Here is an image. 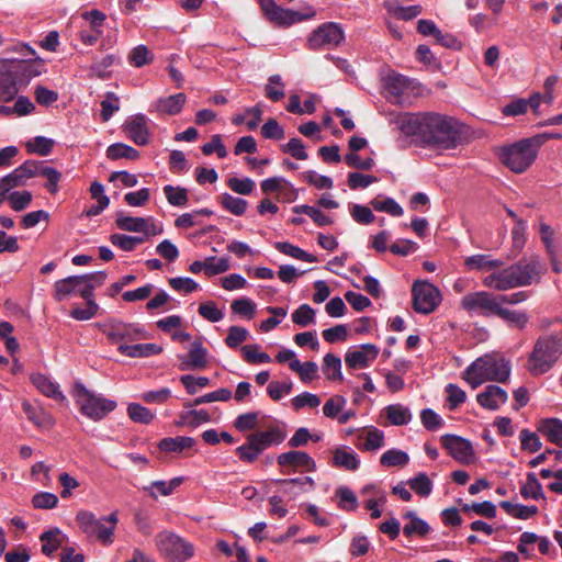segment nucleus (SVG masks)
<instances>
[{"mask_svg": "<svg viewBox=\"0 0 562 562\" xmlns=\"http://www.w3.org/2000/svg\"><path fill=\"white\" fill-rule=\"evenodd\" d=\"M397 128L426 147L451 149L457 146L456 121L436 112L405 113L394 119Z\"/></svg>", "mask_w": 562, "mask_h": 562, "instance_id": "nucleus-1", "label": "nucleus"}, {"mask_svg": "<svg viewBox=\"0 0 562 562\" xmlns=\"http://www.w3.org/2000/svg\"><path fill=\"white\" fill-rule=\"evenodd\" d=\"M544 271L546 263L540 256L531 255L529 257H522L516 263L507 268L485 276L482 283L484 286L492 290L507 291L539 283Z\"/></svg>", "mask_w": 562, "mask_h": 562, "instance_id": "nucleus-2", "label": "nucleus"}, {"mask_svg": "<svg viewBox=\"0 0 562 562\" xmlns=\"http://www.w3.org/2000/svg\"><path fill=\"white\" fill-rule=\"evenodd\" d=\"M512 362L499 353H486L474 360L464 371L463 379L472 389L486 381L505 383L509 380Z\"/></svg>", "mask_w": 562, "mask_h": 562, "instance_id": "nucleus-3", "label": "nucleus"}, {"mask_svg": "<svg viewBox=\"0 0 562 562\" xmlns=\"http://www.w3.org/2000/svg\"><path fill=\"white\" fill-rule=\"evenodd\" d=\"M562 356V331L541 335L528 356L526 369L532 376L549 372Z\"/></svg>", "mask_w": 562, "mask_h": 562, "instance_id": "nucleus-4", "label": "nucleus"}, {"mask_svg": "<svg viewBox=\"0 0 562 562\" xmlns=\"http://www.w3.org/2000/svg\"><path fill=\"white\" fill-rule=\"evenodd\" d=\"M540 145L539 137L525 138L499 147L496 155L510 171L522 173L535 162Z\"/></svg>", "mask_w": 562, "mask_h": 562, "instance_id": "nucleus-5", "label": "nucleus"}, {"mask_svg": "<svg viewBox=\"0 0 562 562\" xmlns=\"http://www.w3.org/2000/svg\"><path fill=\"white\" fill-rule=\"evenodd\" d=\"M76 521L80 530L89 538H93L104 546L113 543V536L119 522L117 513L98 518L89 510H80L76 515Z\"/></svg>", "mask_w": 562, "mask_h": 562, "instance_id": "nucleus-6", "label": "nucleus"}, {"mask_svg": "<svg viewBox=\"0 0 562 562\" xmlns=\"http://www.w3.org/2000/svg\"><path fill=\"white\" fill-rule=\"evenodd\" d=\"M157 551L171 562H186L194 554V547L179 535L162 530L155 537Z\"/></svg>", "mask_w": 562, "mask_h": 562, "instance_id": "nucleus-7", "label": "nucleus"}, {"mask_svg": "<svg viewBox=\"0 0 562 562\" xmlns=\"http://www.w3.org/2000/svg\"><path fill=\"white\" fill-rule=\"evenodd\" d=\"M77 404L82 415L98 422L115 409L116 402L82 389L77 393Z\"/></svg>", "mask_w": 562, "mask_h": 562, "instance_id": "nucleus-8", "label": "nucleus"}, {"mask_svg": "<svg viewBox=\"0 0 562 562\" xmlns=\"http://www.w3.org/2000/svg\"><path fill=\"white\" fill-rule=\"evenodd\" d=\"M345 40L342 29L334 22L319 25L307 40L310 49H331L338 47Z\"/></svg>", "mask_w": 562, "mask_h": 562, "instance_id": "nucleus-9", "label": "nucleus"}, {"mask_svg": "<svg viewBox=\"0 0 562 562\" xmlns=\"http://www.w3.org/2000/svg\"><path fill=\"white\" fill-rule=\"evenodd\" d=\"M106 338L117 346L149 338V334L138 324L123 323L119 321L106 324L103 328Z\"/></svg>", "mask_w": 562, "mask_h": 562, "instance_id": "nucleus-10", "label": "nucleus"}, {"mask_svg": "<svg viewBox=\"0 0 562 562\" xmlns=\"http://www.w3.org/2000/svg\"><path fill=\"white\" fill-rule=\"evenodd\" d=\"M413 307L417 313L429 314L440 302L439 291L427 281H415L412 288Z\"/></svg>", "mask_w": 562, "mask_h": 562, "instance_id": "nucleus-11", "label": "nucleus"}, {"mask_svg": "<svg viewBox=\"0 0 562 562\" xmlns=\"http://www.w3.org/2000/svg\"><path fill=\"white\" fill-rule=\"evenodd\" d=\"M498 304L497 297L486 291L468 293L462 299V306L470 314L495 315Z\"/></svg>", "mask_w": 562, "mask_h": 562, "instance_id": "nucleus-12", "label": "nucleus"}, {"mask_svg": "<svg viewBox=\"0 0 562 562\" xmlns=\"http://www.w3.org/2000/svg\"><path fill=\"white\" fill-rule=\"evenodd\" d=\"M379 352L380 349L372 344L351 347L345 355L346 366L352 370L369 368L378 358Z\"/></svg>", "mask_w": 562, "mask_h": 562, "instance_id": "nucleus-13", "label": "nucleus"}, {"mask_svg": "<svg viewBox=\"0 0 562 562\" xmlns=\"http://www.w3.org/2000/svg\"><path fill=\"white\" fill-rule=\"evenodd\" d=\"M8 61L19 90L26 87L32 78L40 76L43 71L41 59H8Z\"/></svg>", "mask_w": 562, "mask_h": 562, "instance_id": "nucleus-14", "label": "nucleus"}, {"mask_svg": "<svg viewBox=\"0 0 562 562\" xmlns=\"http://www.w3.org/2000/svg\"><path fill=\"white\" fill-rule=\"evenodd\" d=\"M33 177H36V160H26L12 172L0 178V191L8 193L14 188L24 186Z\"/></svg>", "mask_w": 562, "mask_h": 562, "instance_id": "nucleus-15", "label": "nucleus"}, {"mask_svg": "<svg viewBox=\"0 0 562 562\" xmlns=\"http://www.w3.org/2000/svg\"><path fill=\"white\" fill-rule=\"evenodd\" d=\"M418 83L397 72H390L384 78V89L387 99L393 103H398L401 98L408 91H414Z\"/></svg>", "mask_w": 562, "mask_h": 562, "instance_id": "nucleus-16", "label": "nucleus"}, {"mask_svg": "<svg viewBox=\"0 0 562 562\" xmlns=\"http://www.w3.org/2000/svg\"><path fill=\"white\" fill-rule=\"evenodd\" d=\"M178 359L181 371L201 370L205 369L209 364V351L202 341L198 339L190 345L188 353L179 355Z\"/></svg>", "mask_w": 562, "mask_h": 562, "instance_id": "nucleus-17", "label": "nucleus"}, {"mask_svg": "<svg viewBox=\"0 0 562 562\" xmlns=\"http://www.w3.org/2000/svg\"><path fill=\"white\" fill-rule=\"evenodd\" d=\"M278 464L281 468H292L300 472H315L317 467L314 459L305 451L290 450L278 456Z\"/></svg>", "mask_w": 562, "mask_h": 562, "instance_id": "nucleus-18", "label": "nucleus"}, {"mask_svg": "<svg viewBox=\"0 0 562 562\" xmlns=\"http://www.w3.org/2000/svg\"><path fill=\"white\" fill-rule=\"evenodd\" d=\"M126 136L138 146L149 143L150 132L148 119L144 114H136L127 117L123 125Z\"/></svg>", "mask_w": 562, "mask_h": 562, "instance_id": "nucleus-19", "label": "nucleus"}, {"mask_svg": "<svg viewBox=\"0 0 562 562\" xmlns=\"http://www.w3.org/2000/svg\"><path fill=\"white\" fill-rule=\"evenodd\" d=\"M262 11L271 22L283 26L292 25L296 22L313 18L315 15V13L312 12L307 16H304L294 10L283 9L279 7L274 0L271 2V5H267L262 9Z\"/></svg>", "mask_w": 562, "mask_h": 562, "instance_id": "nucleus-20", "label": "nucleus"}, {"mask_svg": "<svg viewBox=\"0 0 562 562\" xmlns=\"http://www.w3.org/2000/svg\"><path fill=\"white\" fill-rule=\"evenodd\" d=\"M507 392L495 384L485 386L484 391L476 395L479 404L487 409L496 411L506 403Z\"/></svg>", "mask_w": 562, "mask_h": 562, "instance_id": "nucleus-21", "label": "nucleus"}, {"mask_svg": "<svg viewBox=\"0 0 562 562\" xmlns=\"http://www.w3.org/2000/svg\"><path fill=\"white\" fill-rule=\"evenodd\" d=\"M19 92L8 59L0 60V101H11Z\"/></svg>", "mask_w": 562, "mask_h": 562, "instance_id": "nucleus-22", "label": "nucleus"}, {"mask_svg": "<svg viewBox=\"0 0 562 562\" xmlns=\"http://www.w3.org/2000/svg\"><path fill=\"white\" fill-rule=\"evenodd\" d=\"M186 101L187 95L182 92L160 98L153 104V111L160 115H176L181 112Z\"/></svg>", "mask_w": 562, "mask_h": 562, "instance_id": "nucleus-23", "label": "nucleus"}, {"mask_svg": "<svg viewBox=\"0 0 562 562\" xmlns=\"http://www.w3.org/2000/svg\"><path fill=\"white\" fill-rule=\"evenodd\" d=\"M31 382L43 395L59 402L66 401V396L60 391L59 385L49 376L42 373H34L31 375Z\"/></svg>", "mask_w": 562, "mask_h": 562, "instance_id": "nucleus-24", "label": "nucleus"}, {"mask_svg": "<svg viewBox=\"0 0 562 562\" xmlns=\"http://www.w3.org/2000/svg\"><path fill=\"white\" fill-rule=\"evenodd\" d=\"M120 353L130 358H146L155 355H159L162 351V347L148 342V344H120L117 347Z\"/></svg>", "mask_w": 562, "mask_h": 562, "instance_id": "nucleus-25", "label": "nucleus"}, {"mask_svg": "<svg viewBox=\"0 0 562 562\" xmlns=\"http://www.w3.org/2000/svg\"><path fill=\"white\" fill-rule=\"evenodd\" d=\"M504 265V261L501 259H493L490 255L477 254L468 257L464 260V266L468 270H477L483 272H488L494 269H497Z\"/></svg>", "mask_w": 562, "mask_h": 562, "instance_id": "nucleus-26", "label": "nucleus"}, {"mask_svg": "<svg viewBox=\"0 0 562 562\" xmlns=\"http://www.w3.org/2000/svg\"><path fill=\"white\" fill-rule=\"evenodd\" d=\"M40 540L42 542V552L47 557H52L67 540V536L60 529L53 528L44 531L40 536Z\"/></svg>", "mask_w": 562, "mask_h": 562, "instance_id": "nucleus-27", "label": "nucleus"}, {"mask_svg": "<svg viewBox=\"0 0 562 562\" xmlns=\"http://www.w3.org/2000/svg\"><path fill=\"white\" fill-rule=\"evenodd\" d=\"M22 409L25 413L27 419L40 428H50L54 426V419L45 412L42 407H36L29 401L22 403Z\"/></svg>", "mask_w": 562, "mask_h": 562, "instance_id": "nucleus-28", "label": "nucleus"}, {"mask_svg": "<svg viewBox=\"0 0 562 562\" xmlns=\"http://www.w3.org/2000/svg\"><path fill=\"white\" fill-rule=\"evenodd\" d=\"M85 279L79 276H70L65 279L58 280L54 283V299L57 302H61L67 299L70 294L77 291V288L82 285Z\"/></svg>", "mask_w": 562, "mask_h": 562, "instance_id": "nucleus-29", "label": "nucleus"}, {"mask_svg": "<svg viewBox=\"0 0 562 562\" xmlns=\"http://www.w3.org/2000/svg\"><path fill=\"white\" fill-rule=\"evenodd\" d=\"M333 465L348 471H355L360 465L358 454L350 448H337L333 453Z\"/></svg>", "mask_w": 562, "mask_h": 562, "instance_id": "nucleus-30", "label": "nucleus"}, {"mask_svg": "<svg viewBox=\"0 0 562 562\" xmlns=\"http://www.w3.org/2000/svg\"><path fill=\"white\" fill-rule=\"evenodd\" d=\"M263 452L271 446L280 445L285 439V432L279 427H271L266 431L250 434Z\"/></svg>", "mask_w": 562, "mask_h": 562, "instance_id": "nucleus-31", "label": "nucleus"}, {"mask_svg": "<svg viewBox=\"0 0 562 562\" xmlns=\"http://www.w3.org/2000/svg\"><path fill=\"white\" fill-rule=\"evenodd\" d=\"M182 482L183 479L181 476L173 477L170 481H154L150 485L144 486L143 491L148 493L151 498L157 499L158 494L161 496L171 495Z\"/></svg>", "mask_w": 562, "mask_h": 562, "instance_id": "nucleus-32", "label": "nucleus"}, {"mask_svg": "<svg viewBox=\"0 0 562 562\" xmlns=\"http://www.w3.org/2000/svg\"><path fill=\"white\" fill-rule=\"evenodd\" d=\"M194 445L195 440L192 437L178 436L161 439L158 443V448L164 452L180 453L183 450L193 448Z\"/></svg>", "mask_w": 562, "mask_h": 562, "instance_id": "nucleus-33", "label": "nucleus"}, {"mask_svg": "<svg viewBox=\"0 0 562 562\" xmlns=\"http://www.w3.org/2000/svg\"><path fill=\"white\" fill-rule=\"evenodd\" d=\"M538 430L551 442L562 447V422L552 418L544 419L540 423Z\"/></svg>", "mask_w": 562, "mask_h": 562, "instance_id": "nucleus-34", "label": "nucleus"}, {"mask_svg": "<svg viewBox=\"0 0 562 562\" xmlns=\"http://www.w3.org/2000/svg\"><path fill=\"white\" fill-rule=\"evenodd\" d=\"M404 518L409 519V521L403 528V533L406 537H424L429 532V525L425 520L418 518L414 512H407L404 515Z\"/></svg>", "mask_w": 562, "mask_h": 562, "instance_id": "nucleus-35", "label": "nucleus"}, {"mask_svg": "<svg viewBox=\"0 0 562 562\" xmlns=\"http://www.w3.org/2000/svg\"><path fill=\"white\" fill-rule=\"evenodd\" d=\"M273 246L281 254L290 256V257H292L294 259L302 260V261H305V262H316L317 261V257L316 256L306 252L302 248H300V247H297V246H295V245H293L291 243H288V241H277V243H274Z\"/></svg>", "mask_w": 562, "mask_h": 562, "instance_id": "nucleus-36", "label": "nucleus"}, {"mask_svg": "<svg viewBox=\"0 0 562 562\" xmlns=\"http://www.w3.org/2000/svg\"><path fill=\"white\" fill-rule=\"evenodd\" d=\"M37 176L47 179L45 187L50 193L55 194L58 191V182L60 181L61 173L57 169L47 166L44 161H36V177Z\"/></svg>", "mask_w": 562, "mask_h": 562, "instance_id": "nucleus-37", "label": "nucleus"}, {"mask_svg": "<svg viewBox=\"0 0 562 562\" xmlns=\"http://www.w3.org/2000/svg\"><path fill=\"white\" fill-rule=\"evenodd\" d=\"M235 453L243 462L252 463L258 459L262 451L252 436L248 435L246 442L236 448Z\"/></svg>", "mask_w": 562, "mask_h": 562, "instance_id": "nucleus-38", "label": "nucleus"}, {"mask_svg": "<svg viewBox=\"0 0 562 562\" xmlns=\"http://www.w3.org/2000/svg\"><path fill=\"white\" fill-rule=\"evenodd\" d=\"M495 315L499 316L509 325L518 327L519 329H524L529 322V316L527 313L504 308L501 306V304H498Z\"/></svg>", "mask_w": 562, "mask_h": 562, "instance_id": "nucleus-39", "label": "nucleus"}, {"mask_svg": "<svg viewBox=\"0 0 562 562\" xmlns=\"http://www.w3.org/2000/svg\"><path fill=\"white\" fill-rule=\"evenodd\" d=\"M499 506L510 516L518 519H529L538 513L537 506L514 504L509 501L501 502Z\"/></svg>", "mask_w": 562, "mask_h": 562, "instance_id": "nucleus-40", "label": "nucleus"}, {"mask_svg": "<svg viewBox=\"0 0 562 562\" xmlns=\"http://www.w3.org/2000/svg\"><path fill=\"white\" fill-rule=\"evenodd\" d=\"M164 193L172 206L183 207L189 202V191L186 188L167 184L164 187Z\"/></svg>", "mask_w": 562, "mask_h": 562, "instance_id": "nucleus-41", "label": "nucleus"}, {"mask_svg": "<svg viewBox=\"0 0 562 562\" xmlns=\"http://www.w3.org/2000/svg\"><path fill=\"white\" fill-rule=\"evenodd\" d=\"M221 205L236 216L243 215L248 206V202L241 198H236L229 193H223L218 196Z\"/></svg>", "mask_w": 562, "mask_h": 562, "instance_id": "nucleus-42", "label": "nucleus"}, {"mask_svg": "<svg viewBox=\"0 0 562 562\" xmlns=\"http://www.w3.org/2000/svg\"><path fill=\"white\" fill-rule=\"evenodd\" d=\"M106 156L109 159H112V160H116V159H121V158L135 160L139 157V151L126 144L116 143V144H112L108 147Z\"/></svg>", "mask_w": 562, "mask_h": 562, "instance_id": "nucleus-43", "label": "nucleus"}, {"mask_svg": "<svg viewBox=\"0 0 562 562\" xmlns=\"http://www.w3.org/2000/svg\"><path fill=\"white\" fill-rule=\"evenodd\" d=\"M55 145L54 139L45 136H36L26 142L25 147L27 153L47 156L52 153Z\"/></svg>", "mask_w": 562, "mask_h": 562, "instance_id": "nucleus-44", "label": "nucleus"}, {"mask_svg": "<svg viewBox=\"0 0 562 562\" xmlns=\"http://www.w3.org/2000/svg\"><path fill=\"white\" fill-rule=\"evenodd\" d=\"M323 373L328 380H342L340 358L333 353H326L323 361Z\"/></svg>", "mask_w": 562, "mask_h": 562, "instance_id": "nucleus-45", "label": "nucleus"}, {"mask_svg": "<svg viewBox=\"0 0 562 562\" xmlns=\"http://www.w3.org/2000/svg\"><path fill=\"white\" fill-rule=\"evenodd\" d=\"M145 220L144 217H133L124 213H117L115 224L122 231L142 233V229H145Z\"/></svg>", "mask_w": 562, "mask_h": 562, "instance_id": "nucleus-46", "label": "nucleus"}, {"mask_svg": "<svg viewBox=\"0 0 562 562\" xmlns=\"http://www.w3.org/2000/svg\"><path fill=\"white\" fill-rule=\"evenodd\" d=\"M386 417L392 425L402 426L406 425L412 416L409 409L400 404L389 405L386 408Z\"/></svg>", "mask_w": 562, "mask_h": 562, "instance_id": "nucleus-47", "label": "nucleus"}, {"mask_svg": "<svg viewBox=\"0 0 562 562\" xmlns=\"http://www.w3.org/2000/svg\"><path fill=\"white\" fill-rule=\"evenodd\" d=\"M408 461V454L405 451L397 449H390L385 451L380 458V463L386 468L405 467Z\"/></svg>", "mask_w": 562, "mask_h": 562, "instance_id": "nucleus-48", "label": "nucleus"}, {"mask_svg": "<svg viewBox=\"0 0 562 562\" xmlns=\"http://www.w3.org/2000/svg\"><path fill=\"white\" fill-rule=\"evenodd\" d=\"M241 352L245 361L250 364L269 363L271 361V357L266 352H261L260 346L257 344L243 346Z\"/></svg>", "mask_w": 562, "mask_h": 562, "instance_id": "nucleus-49", "label": "nucleus"}, {"mask_svg": "<svg viewBox=\"0 0 562 562\" xmlns=\"http://www.w3.org/2000/svg\"><path fill=\"white\" fill-rule=\"evenodd\" d=\"M153 60L154 55L146 45H138L134 47L128 54L130 64L137 68L148 65Z\"/></svg>", "mask_w": 562, "mask_h": 562, "instance_id": "nucleus-50", "label": "nucleus"}, {"mask_svg": "<svg viewBox=\"0 0 562 562\" xmlns=\"http://www.w3.org/2000/svg\"><path fill=\"white\" fill-rule=\"evenodd\" d=\"M110 241L124 251H133L137 245H140L145 241V238L142 236L112 234L110 236Z\"/></svg>", "mask_w": 562, "mask_h": 562, "instance_id": "nucleus-51", "label": "nucleus"}, {"mask_svg": "<svg viewBox=\"0 0 562 562\" xmlns=\"http://www.w3.org/2000/svg\"><path fill=\"white\" fill-rule=\"evenodd\" d=\"M210 422V415L205 409H192L180 414V420L177 425H188L190 427H198L203 423Z\"/></svg>", "mask_w": 562, "mask_h": 562, "instance_id": "nucleus-52", "label": "nucleus"}, {"mask_svg": "<svg viewBox=\"0 0 562 562\" xmlns=\"http://www.w3.org/2000/svg\"><path fill=\"white\" fill-rule=\"evenodd\" d=\"M461 510L463 513L473 512L476 515L486 518H494L496 516V506L490 501H484L482 503L462 504Z\"/></svg>", "mask_w": 562, "mask_h": 562, "instance_id": "nucleus-53", "label": "nucleus"}, {"mask_svg": "<svg viewBox=\"0 0 562 562\" xmlns=\"http://www.w3.org/2000/svg\"><path fill=\"white\" fill-rule=\"evenodd\" d=\"M292 371L299 374L300 380L303 383H310L317 378L318 367L313 361H307L304 363L299 361L294 362V366H292Z\"/></svg>", "mask_w": 562, "mask_h": 562, "instance_id": "nucleus-54", "label": "nucleus"}, {"mask_svg": "<svg viewBox=\"0 0 562 562\" xmlns=\"http://www.w3.org/2000/svg\"><path fill=\"white\" fill-rule=\"evenodd\" d=\"M520 494L527 499H539L543 497L542 486L535 473H529L527 475L526 483L520 488Z\"/></svg>", "mask_w": 562, "mask_h": 562, "instance_id": "nucleus-55", "label": "nucleus"}, {"mask_svg": "<svg viewBox=\"0 0 562 562\" xmlns=\"http://www.w3.org/2000/svg\"><path fill=\"white\" fill-rule=\"evenodd\" d=\"M127 415L133 422L140 424H149L155 417L150 409L136 403L128 405Z\"/></svg>", "mask_w": 562, "mask_h": 562, "instance_id": "nucleus-56", "label": "nucleus"}, {"mask_svg": "<svg viewBox=\"0 0 562 562\" xmlns=\"http://www.w3.org/2000/svg\"><path fill=\"white\" fill-rule=\"evenodd\" d=\"M292 322L306 327L315 322V311L308 304H302L292 313Z\"/></svg>", "mask_w": 562, "mask_h": 562, "instance_id": "nucleus-57", "label": "nucleus"}, {"mask_svg": "<svg viewBox=\"0 0 562 562\" xmlns=\"http://www.w3.org/2000/svg\"><path fill=\"white\" fill-rule=\"evenodd\" d=\"M373 209L379 212H385L393 216H402V206L392 198L374 199L371 202Z\"/></svg>", "mask_w": 562, "mask_h": 562, "instance_id": "nucleus-58", "label": "nucleus"}, {"mask_svg": "<svg viewBox=\"0 0 562 562\" xmlns=\"http://www.w3.org/2000/svg\"><path fill=\"white\" fill-rule=\"evenodd\" d=\"M120 110V99L114 92H108L101 102V117L108 122Z\"/></svg>", "mask_w": 562, "mask_h": 562, "instance_id": "nucleus-59", "label": "nucleus"}, {"mask_svg": "<svg viewBox=\"0 0 562 562\" xmlns=\"http://www.w3.org/2000/svg\"><path fill=\"white\" fill-rule=\"evenodd\" d=\"M411 488L422 497L428 496L432 491V483L426 473H419L408 481Z\"/></svg>", "mask_w": 562, "mask_h": 562, "instance_id": "nucleus-60", "label": "nucleus"}, {"mask_svg": "<svg viewBox=\"0 0 562 562\" xmlns=\"http://www.w3.org/2000/svg\"><path fill=\"white\" fill-rule=\"evenodd\" d=\"M229 269V260L226 257H207L205 259V274L213 277L226 272Z\"/></svg>", "mask_w": 562, "mask_h": 562, "instance_id": "nucleus-61", "label": "nucleus"}, {"mask_svg": "<svg viewBox=\"0 0 562 562\" xmlns=\"http://www.w3.org/2000/svg\"><path fill=\"white\" fill-rule=\"evenodd\" d=\"M32 198L33 196L30 191H13L5 196L11 207L16 212L26 209L32 202Z\"/></svg>", "mask_w": 562, "mask_h": 562, "instance_id": "nucleus-62", "label": "nucleus"}, {"mask_svg": "<svg viewBox=\"0 0 562 562\" xmlns=\"http://www.w3.org/2000/svg\"><path fill=\"white\" fill-rule=\"evenodd\" d=\"M231 308L233 313L250 319L256 313V303L248 297H241L233 301Z\"/></svg>", "mask_w": 562, "mask_h": 562, "instance_id": "nucleus-63", "label": "nucleus"}, {"mask_svg": "<svg viewBox=\"0 0 562 562\" xmlns=\"http://www.w3.org/2000/svg\"><path fill=\"white\" fill-rule=\"evenodd\" d=\"M227 186L235 193L248 195L254 191L256 183L250 178L232 177L227 180Z\"/></svg>", "mask_w": 562, "mask_h": 562, "instance_id": "nucleus-64", "label": "nucleus"}]
</instances>
